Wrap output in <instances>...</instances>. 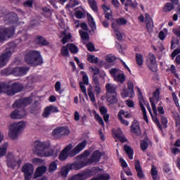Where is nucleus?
I'll list each match as a JSON object with an SVG mask.
<instances>
[{"label": "nucleus", "mask_w": 180, "mask_h": 180, "mask_svg": "<svg viewBox=\"0 0 180 180\" xmlns=\"http://www.w3.org/2000/svg\"><path fill=\"white\" fill-rule=\"evenodd\" d=\"M105 89H106V94H117L116 92V90L117 89V86L112 84V83H107L105 84Z\"/></svg>", "instance_id": "28"}, {"label": "nucleus", "mask_w": 180, "mask_h": 180, "mask_svg": "<svg viewBox=\"0 0 180 180\" xmlns=\"http://www.w3.org/2000/svg\"><path fill=\"white\" fill-rule=\"evenodd\" d=\"M173 33L177 36V37H180V27H177L173 30Z\"/></svg>", "instance_id": "64"}, {"label": "nucleus", "mask_w": 180, "mask_h": 180, "mask_svg": "<svg viewBox=\"0 0 180 180\" xmlns=\"http://www.w3.org/2000/svg\"><path fill=\"white\" fill-rule=\"evenodd\" d=\"M161 122H162V124L163 125V127H165V129L167 127V124L168 123V119L166 117L162 116Z\"/></svg>", "instance_id": "62"}, {"label": "nucleus", "mask_w": 180, "mask_h": 180, "mask_svg": "<svg viewBox=\"0 0 180 180\" xmlns=\"http://www.w3.org/2000/svg\"><path fill=\"white\" fill-rule=\"evenodd\" d=\"M122 115H124V110H121L119 112H118V119L120 121V122L122 123V124H124V126H129V121L124 120L123 117H122Z\"/></svg>", "instance_id": "35"}, {"label": "nucleus", "mask_w": 180, "mask_h": 180, "mask_svg": "<svg viewBox=\"0 0 180 180\" xmlns=\"http://www.w3.org/2000/svg\"><path fill=\"white\" fill-rule=\"evenodd\" d=\"M109 72L115 82L123 84L126 81V75H124V73L122 70L117 68H112L109 70Z\"/></svg>", "instance_id": "7"}, {"label": "nucleus", "mask_w": 180, "mask_h": 180, "mask_svg": "<svg viewBox=\"0 0 180 180\" xmlns=\"http://www.w3.org/2000/svg\"><path fill=\"white\" fill-rule=\"evenodd\" d=\"M172 9H174V5L171 3H167L163 8V12H171Z\"/></svg>", "instance_id": "51"}, {"label": "nucleus", "mask_w": 180, "mask_h": 180, "mask_svg": "<svg viewBox=\"0 0 180 180\" xmlns=\"http://www.w3.org/2000/svg\"><path fill=\"white\" fill-rule=\"evenodd\" d=\"M60 32L61 34L59 35V37H63L61 42L63 44H65V43H68V41L71 40V34L68 33L66 30H62Z\"/></svg>", "instance_id": "22"}, {"label": "nucleus", "mask_w": 180, "mask_h": 180, "mask_svg": "<svg viewBox=\"0 0 180 180\" xmlns=\"http://www.w3.org/2000/svg\"><path fill=\"white\" fill-rule=\"evenodd\" d=\"M72 144L68 145L60 153L59 160L60 161H65L67 158H68V155L70 156V150L72 149Z\"/></svg>", "instance_id": "16"}, {"label": "nucleus", "mask_w": 180, "mask_h": 180, "mask_svg": "<svg viewBox=\"0 0 180 180\" xmlns=\"http://www.w3.org/2000/svg\"><path fill=\"white\" fill-rule=\"evenodd\" d=\"M24 6L27 8H32L33 6V0H27L24 3Z\"/></svg>", "instance_id": "63"}, {"label": "nucleus", "mask_w": 180, "mask_h": 180, "mask_svg": "<svg viewBox=\"0 0 180 180\" xmlns=\"http://www.w3.org/2000/svg\"><path fill=\"white\" fill-rule=\"evenodd\" d=\"M27 115L26 110H14L10 114V117L13 120H20L25 119Z\"/></svg>", "instance_id": "11"}, {"label": "nucleus", "mask_w": 180, "mask_h": 180, "mask_svg": "<svg viewBox=\"0 0 180 180\" xmlns=\"http://www.w3.org/2000/svg\"><path fill=\"white\" fill-rule=\"evenodd\" d=\"M75 16L78 19H82L84 16V10L81 7H79L78 8L76 9Z\"/></svg>", "instance_id": "48"}, {"label": "nucleus", "mask_w": 180, "mask_h": 180, "mask_svg": "<svg viewBox=\"0 0 180 180\" xmlns=\"http://www.w3.org/2000/svg\"><path fill=\"white\" fill-rule=\"evenodd\" d=\"M77 5H79V0H70L68 6L69 8H74V6H77Z\"/></svg>", "instance_id": "59"}, {"label": "nucleus", "mask_w": 180, "mask_h": 180, "mask_svg": "<svg viewBox=\"0 0 180 180\" xmlns=\"http://www.w3.org/2000/svg\"><path fill=\"white\" fill-rule=\"evenodd\" d=\"M8 22L13 26H18V15L8 16Z\"/></svg>", "instance_id": "42"}, {"label": "nucleus", "mask_w": 180, "mask_h": 180, "mask_svg": "<svg viewBox=\"0 0 180 180\" xmlns=\"http://www.w3.org/2000/svg\"><path fill=\"white\" fill-rule=\"evenodd\" d=\"M87 17L89 23L93 30H95L96 29V23L95 22V20H94V17L89 13H87Z\"/></svg>", "instance_id": "37"}, {"label": "nucleus", "mask_w": 180, "mask_h": 180, "mask_svg": "<svg viewBox=\"0 0 180 180\" xmlns=\"http://www.w3.org/2000/svg\"><path fill=\"white\" fill-rule=\"evenodd\" d=\"M86 147V141H83L78 143L69 153L70 157H74L77 155V154H79L84 148Z\"/></svg>", "instance_id": "14"}, {"label": "nucleus", "mask_w": 180, "mask_h": 180, "mask_svg": "<svg viewBox=\"0 0 180 180\" xmlns=\"http://www.w3.org/2000/svg\"><path fill=\"white\" fill-rule=\"evenodd\" d=\"M58 112V108L53 105H49L45 108L44 112L42 113V117H49L51 113Z\"/></svg>", "instance_id": "19"}, {"label": "nucleus", "mask_w": 180, "mask_h": 180, "mask_svg": "<svg viewBox=\"0 0 180 180\" xmlns=\"http://www.w3.org/2000/svg\"><path fill=\"white\" fill-rule=\"evenodd\" d=\"M22 171L24 174H33L34 172V167L30 163H26L22 166Z\"/></svg>", "instance_id": "30"}, {"label": "nucleus", "mask_w": 180, "mask_h": 180, "mask_svg": "<svg viewBox=\"0 0 180 180\" xmlns=\"http://www.w3.org/2000/svg\"><path fill=\"white\" fill-rule=\"evenodd\" d=\"M89 71H90V72H92L94 74L92 76L93 81H94V77H95L96 78H98V77L96 75H98V74H99V72H101V70H99V68H96V66L90 67Z\"/></svg>", "instance_id": "44"}, {"label": "nucleus", "mask_w": 180, "mask_h": 180, "mask_svg": "<svg viewBox=\"0 0 180 180\" xmlns=\"http://www.w3.org/2000/svg\"><path fill=\"white\" fill-rule=\"evenodd\" d=\"M67 47L69 49L70 53L77 54L78 53V47L73 44H68Z\"/></svg>", "instance_id": "40"}, {"label": "nucleus", "mask_w": 180, "mask_h": 180, "mask_svg": "<svg viewBox=\"0 0 180 180\" xmlns=\"http://www.w3.org/2000/svg\"><path fill=\"white\" fill-rule=\"evenodd\" d=\"M24 129H26V122L25 121L12 123L8 127V135L9 139L11 140H18Z\"/></svg>", "instance_id": "3"}, {"label": "nucleus", "mask_w": 180, "mask_h": 180, "mask_svg": "<svg viewBox=\"0 0 180 180\" xmlns=\"http://www.w3.org/2000/svg\"><path fill=\"white\" fill-rule=\"evenodd\" d=\"M36 43H37L38 44H40L41 46H49V42L41 37H39L36 39Z\"/></svg>", "instance_id": "47"}, {"label": "nucleus", "mask_w": 180, "mask_h": 180, "mask_svg": "<svg viewBox=\"0 0 180 180\" xmlns=\"http://www.w3.org/2000/svg\"><path fill=\"white\" fill-rule=\"evenodd\" d=\"M102 8L105 12V18L110 20V19H112V10H110V6L103 5Z\"/></svg>", "instance_id": "31"}, {"label": "nucleus", "mask_w": 180, "mask_h": 180, "mask_svg": "<svg viewBox=\"0 0 180 180\" xmlns=\"http://www.w3.org/2000/svg\"><path fill=\"white\" fill-rule=\"evenodd\" d=\"M146 29L148 32H153V29L154 27V22L153 21V18L150 17L148 13L145 14Z\"/></svg>", "instance_id": "23"}, {"label": "nucleus", "mask_w": 180, "mask_h": 180, "mask_svg": "<svg viewBox=\"0 0 180 180\" xmlns=\"http://www.w3.org/2000/svg\"><path fill=\"white\" fill-rule=\"evenodd\" d=\"M122 98H133L134 96V91L131 93V90L129 89H123L121 92Z\"/></svg>", "instance_id": "32"}, {"label": "nucleus", "mask_w": 180, "mask_h": 180, "mask_svg": "<svg viewBox=\"0 0 180 180\" xmlns=\"http://www.w3.org/2000/svg\"><path fill=\"white\" fill-rule=\"evenodd\" d=\"M68 50L69 49L67 47V45L62 47L60 53L62 56H63V57H67L70 56V51Z\"/></svg>", "instance_id": "54"}, {"label": "nucleus", "mask_w": 180, "mask_h": 180, "mask_svg": "<svg viewBox=\"0 0 180 180\" xmlns=\"http://www.w3.org/2000/svg\"><path fill=\"white\" fill-rule=\"evenodd\" d=\"M29 71L28 68H15L12 69H5L2 70V74L4 75H9L13 74L15 77H22V75H26Z\"/></svg>", "instance_id": "6"}, {"label": "nucleus", "mask_w": 180, "mask_h": 180, "mask_svg": "<svg viewBox=\"0 0 180 180\" xmlns=\"http://www.w3.org/2000/svg\"><path fill=\"white\" fill-rule=\"evenodd\" d=\"M136 61L137 65H139V67L141 66V65L144 63V58H143V55L140 53H136Z\"/></svg>", "instance_id": "41"}, {"label": "nucleus", "mask_w": 180, "mask_h": 180, "mask_svg": "<svg viewBox=\"0 0 180 180\" xmlns=\"http://www.w3.org/2000/svg\"><path fill=\"white\" fill-rule=\"evenodd\" d=\"M112 28L114 30V35L116 39L120 41H122V40H123V33L119 31V25H116V23L114 22L112 24Z\"/></svg>", "instance_id": "25"}, {"label": "nucleus", "mask_w": 180, "mask_h": 180, "mask_svg": "<svg viewBox=\"0 0 180 180\" xmlns=\"http://www.w3.org/2000/svg\"><path fill=\"white\" fill-rule=\"evenodd\" d=\"M101 155L102 153L98 150L94 151L87 162L88 164H96V162H99V160H101Z\"/></svg>", "instance_id": "20"}, {"label": "nucleus", "mask_w": 180, "mask_h": 180, "mask_svg": "<svg viewBox=\"0 0 180 180\" xmlns=\"http://www.w3.org/2000/svg\"><path fill=\"white\" fill-rule=\"evenodd\" d=\"M33 151L38 157H57V153L51 148L49 141H36L33 145Z\"/></svg>", "instance_id": "2"}, {"label": "nucleus", "mask_w": 180, "mask_h": 180, "mask_svg": "<svg viewBox=\"0 0 180 180\" xmlns=\"http://www.w3.org/2000/svg\"><path fill=\"white\" fill-rule=\"evenodd\" d=\"M15 34V28L11 27L10 28H0V43H3L9 37H12Z\"/></svg>", "instance_id": "9"}, {"label": "nucleus", "mask_w": 180, "mask_h": 180, "mask_svg": "<svg viewBox=\"0 0 180 180\" xmlns=\"http://www.w3.org/2000/svg\"><path fill=\"white\" fill-rule=\"evenodd\" d=\"M131 130L132 133L136 136L141 134V129H140V124L138 120H134L131 127Z\"/></svg>", "instance_id": "24"}, {"label": "nucleus", "mask_w": 180, "mask_h": 180, "mask_svg": "<svg viewBox=\"0 0 180 180\" xmlns=\"http://www.w3.org/2000/svg\"><path fill=\"white\" fill-rule=\"evenodd\" d=\"M87 92L90 101L92 102V103H95L96 102V99L95 98V94H94V90L92 89L91 86L88 89Z\"/></svg>", "instance_id": "39"}, {"label": "nucleus", "mask_w": 180, "mask_h": 180, "mask_svg": "<svg viewBox=\"0 0 180 180\" xmlns=\"http://www.w3.org/2000/svg\"><path fill=\"white\" fill-rule=\"evenodd\" d=\"M6 86H8V85L5 84V83H0V94L1 92L6 94L8 91V88H6Z\"/></svg>", "instance_id": "60"}, {"label": "nucleus", "mask_w": 180, "mask_h": 180, "mask_svg": "<svg viewBox=\"0 0 180 180\" xmlns=\"http://www.w3.org/2000/svg\"><path fill=\"white\" fill-rule=\"evenodd\" d=\"M25 62L32 65H40V64H43V58L40 55V52L30 51L25 56Z\"/></svg>", "instance_id": "4"}, {"label": "nucleus", "mask_w": 180, "mask_h": 180, "mask_svg": "<svg viewBox=\"0 0 180 180\" xmlns=\"http://www.w3.org/2000/svg\"><path fill=\"white\" fill-rule=\"evenodd\" d=\"M68 134H70V129L68 127H56L52 131V136L55 139H61L63 136H68Z\"/></svg>", "instance_id": "10"}, {"label": "nucleus", "mask_w": 180, "mask_h": 180, "mask_svg": "<svg viewBox=\"0 0 180 180\" xmlns=\"http://www.w3.org/2000/svg\"><path fill=\"white\" fill-rule=\"evenodd\" d=\"M150 143V141L144 140L141 141V148L142 151H146L147 148H148V143Z\"/></svg>", "instance_id": "55"}, {"label": "nucleus", "mask_w": 180, "mask_h": 180, "mask_svg": "<svg viewBox=\"0 0 180 180\" xmlns=\"http://www.w3.org/2000/svg\"><path fill=\"white\" fill-rule=\"evenodd\" d=\"M124 150L126 152V153L127 154L129 160H133V155L134 154L133 148H131V147H130V146H129L127 145H125L124 146Z\"/></svg>", "instance_id": "33"}, {"label": "nucleus", "mask_w": 180, "mask_h": 180, "mask_svg": "<svg viewBox=\"0 0 180 180\" xmlns=\"http://www.w3.org/2000/svg\"><path fill=\"white\" fill-rule=\"evenodd\" d=\"M49 171V172H54V171H57V162L53 161L50 163Z\"/></svg>", "instance_id": "52"}, {"label": "nucleus", "mask_w": 180, "mask_h": 180, "mask_svg": "<svg viewBox=\"0 0 180 180\" xmlns=\"http://www.w3.org/2000/svg\"><path fill=\"white\" fill-rule=\"evenodd\" d=\"M79 34L83 39V43H85V41L89 40V34L86 32H84L82 30H79Z\"/></svg>", "instance_id": "46"}, {"label": "nucleus", "mask_w": 180, "mask_h": 180, "mask_svg": "<svg viewBox=\"0 0 180 180\" xmlns=\"http://www.w3.org/2000/svg\"><path fill=\"white\" fill-rule=\"evenodd\" d=\"M70 169H72L71 167V165H68L63 167L60 171V174L62 175V176L66 178V176L68 175V172H70Z\"/></svg>", "instance_id": "34"}, {"label": "nucleus", "mask_w": 180, "mask_h": 180, "mask_svg": "<svg viewBox=\"0 0 180 180\" xmlns=\"http://www.w3.org/2000/svg\"><path fill=\"white\" fill-rule=\"evenodd\" d=\"M80 74L81 75H82L83 82L79 83V86L82 92L86 95V87H85V85H88L89 84V78L88 77V75L86 74V72L84 71H82Z\"/></svg>", "instance_id": "15"}, {"label": "nucleus", "mask_w": 180, "mask_h": 180, "mask_svg": "<svg viewBox=\"0 0 180 180\" xmlns=\"http://www.w3.org/2000/svg\"><path fill=\"white\" fill-rule=\"evenodd\" d=\"M127 87H128V89L131 91V94H133V91H134V83H133L131 80H129L128 82Z\"/></svg>", "instance_id": "61"}, {"label": "nucleus", "mask_w": 180, "mask_h": 180, "mask_svg": "<svg viewBox=\"0 0 180 180\" xmlns=\"http://www.w3.org/2000/svg\"><path fill=\"white\" fill-rule=\"evenodd\" d=\"M32 102V98L29 97L27 98H21L20 100L16 101L13 104V108H22V106H27V105L30 104Z\"/></svg>", "instance_id": "17"}, {"label": "nucleus", "mask_w": 180, "mask_h": 180, "mask_svg": "<svg viewBox=\"0 0 180 180\" xmlns=\"http://www.w3.org/2000/svg\"><path fill=\"white\" fill-rule=\"evenodd\" d=\"M7 161L8 165H11V163L15 161V155L12 153H8L7 155Z\"/></svg>", "instance_id": "56"}, {"label": "nucleus", "mask_w": 180, "mask_h": 180, "mask_svg": "<svg viewBox=\"0 0 180 180\" xmlns=\"http://www.w3.org/2000/svg\"><path fill=\"white\" fill-rule=\"evenodd\" d=\"M47 172V167L46 165H41L37 167L34 174V179H37V178H40L43 176L44 174Z\"/></svg>", "instance_id": "18"}, {"label": "nucleus", "mask_w": 180, "mask_h": 180, "mask_svg": "<svg viewBox=\"0 0 180 180\" xmlns=\"http://www.w3.org/2000/svg\"><path fill=\"white\" fill-rule=\"evenodd\" d=\"M89 177V172H82L69 178L68 180H85Z\"/></svg>", "instance_id": "21"}, {"label": "nucleus", "mask_w": 180, "mask_h": 180, "mask_svg": "<svg viewBox=\"0 0 180 180\" xmlns=\"http://www.w3.org/2000/svg\"><path fill=\"white\" fill-rule=\"evenodd\" d=\"M89 155V151L85 150L83 154H82L79 158L82 160V162H75L70 165L72 169H81V168H84V167H86L88 165V160H86V157Z\"/></svg>", "instance_id": "8"}, {"label": "nucleus", "mask_w": 180, "mask_h": 180, "mask_svg": "<svg viewBox=\"0 0 180 180\" xmlns=\"http://www.w3.org/2000/svg\"><path fill=\"white\" fill-rule=\"evenodd\" d=\"M6 88L8 89L6 91V95L12 96L17 94V92H20V91L23 89V86L20 83H14L12 84V86L7 85Z\"/></svg>", "instance_id": "12"}, {"label": "nucleus", "mask_w": 180, "mask_h": 180, "mask_svg": "<svg viewBox=\"0 0 180 180\" xmlns=\"http://www.w3.org/2000/svg\"><path fill=\"white\" fill-rule=\"evenodd\" d=\"M32 164H34L35 165H40V164H44V160L39 158H35L32 160Z\"/></svg>", "instance_id": "57"}, {"label": "nucleus", "mask_w": 180, "mask_h": 180, "mask_svg": "<svg viewBox=\"0 0 180 180\" xmlns=\"http://www.w3.org/2000/svg\"><path fill=\"white\" fill-rule=\"evenodd\" d=\"M147 65L153 72L157 71V59L155 58V56L153 53H150L148 57Z\"/></svg>", "instance_id": "13"}, {"label": "nucleus", "mask_w": 180, "mask_h": 180, "mask_svg": "<svg viewBox=\"0 0 180 180\" xmlns=\"http://www.w3.org/2000/svg\"><path fill=\"white\" fill-rule=\"evenodd\" d=\"M94 119L101 124V126H105V122H103V119H102V117L99 115L98 113L94 112Z\"/></svg>", "instance_id": "49"}, {"label": "nucleus", "mask_w": 180, "mask_h": 180, "mask_svg": "<svg viewBox=\"0 0 180 180\" xmlns=\"http://www.w3.org/2000/svg\"><path fill=\"white\" fill-rule=\"evenodd\" d=\"M88 3L89 4L90 8L94 12H98V4H96V1L95 0H88Z\"/></svg>", "instance_id": "43"}, {"label": "nucleus", "mask_w": 180, "mask_h": 180, "mask_svg": "<svg viewBox=\"0 0 180 180\" xmlns=\"http://www.w3.org/2000/svg\"><path fill=\"white\" fill-rule=\"evenodd\" d=\"M105 60L108 63H113L116 60V56L113 54H109L105 56Z\"/></svg>", "instance_id": "58"}, {"label": "nucleus", "mask_w": 180, "mask_h": 180, "mask_svg": "<svg viewBox=\"0 0 180 180\" xmlns=\"http://www.w3.org/2000/svg\"><path fill=\"white\" fill-rule=\"evenodd\" d=\"M112 23H115V27L116 26H119V29H120V25H126L127 23V20L126 19L121 18L116 20V21H114Z\"/></svg>", "instance_id": "45"}, {"label": "nucleus", "mask_w": 180, "mask_h": 180, "mask_svg": "<svg viewBox=\"0 0 180 180\" xmlns=\"http://www.w3.org/2000/svg\"><path fill=\"white\" fill-rule=\"evenodd\" d=\"M87 61H89V63H91V64H98V63H99V58L95 56V55L88 54Z\"/></svg>", "instance_id": "36"}, {"label": "nucleus", "mask_w": 180, "mask_h": 180, "mask_svg": "<svg viewBox=\"0 0 180 180\" xmlns=\"http://www.w3.org/2000/svg\"><path fill=\"white\" fill-rule=\"evenodd\" d=\"M135 169L137 172V176L140 178V179H143L145 176L144 173L143 172V169H141V166L140 165V161H135Z\"/></svg>", "instance_id": "29"}, {"label": "nucleus", "mask_w": 180, "mask_h": 180, "mask_svg": "<svg viewBox=\"0 0 180 180\" xmlns=\"http://www.w3.org/2000/svg\"><path fill=\"white\" fill-rule=\"evenodd\" d=\"M158 99H160V89H158L153 92V97L150 98V105L152 106V110L154 113L151 112V108H150V104H148V101H145L144 98H140L139 99V105L141 107V110L142 111L143 119L146 123H148V117H147V111L146 110V106L148 110V112L150 114V116H152V119L157 124V126L159 127V129H161V125L160 124V120H158V117H157V115H158V112L157 111V107L155 105L158 103Z\"/></svg>", "instance_id": "1"}, {"label": "nucleus", "mask_w": 180, "mask_h": 180, "mask_svg": "<svg viewBox=\"0 0 180 180\" xmlns=\"http://www.w3.org/2000/svg\"><path fill=\"white\" fill-rule=\"evenodd\" d=\"M8 143H5L4 144L0 146V158H2L6 154V151L8 150Z\"/></svg>", "instance_id": "38"}, {"label": "nucleus", "mask_w": 180, "mask_h": 180, "mask_svg": "<svg viewBox=\"0 0 180 180\" xmlns=\"http://www.w3.org/2000/svg\"><path fill=\"white\" fill-rule=\"evenodd\" d=\"M151 175L153 180H158V172H157V168L154 166L151 169Z\"/></svg>", "instance_id": "50"}, {"label": "nucleus", "mask_w": 180, "mask_h": 180, "mask_svg": "<svg viewBox=\"0 0 180 180\" xmlns=\"http://www.w3.org/2000/svg\"><path fill=\"white\" fill-rule=\"evenodd\" d=\"M106 101L109 105H115L117 103V93L112 94H105Z\"/></svg>", "instance_id": "26"}, {"label": "nucleus", "mask_w": 180, "mask_h": 180, "mask_svg": "<svg viewBox=\"0 0 180 180\" xmlns=\"http://www.w3.org/2000/svg\"><path fill=\"white\" fill-rule=\"evenodd\" d=\"M114 136L117 137V139H119V140L121 141V143H124L126 141V138L122 136V131L119 130L118 132H114Z\"/></svg>", "instance_id": "53"}, {"label": "nucleus", "mask_w": 180, "mask_h": 180, "mask_svg": "<svg viewBox=\"0 0 180 180\" xmlns=\"http://www.w3.org/2000/svg\"><path fill=\"white\" fill-rule=\"evenodd\" d=\"M12 53H15V44L11 43L8 45V47L6 48V51L0 56V68L5 67L12 56Z\"/></svg>", "instance_id": "5"}, {"label": "nucleus", "mask_w": 180, "mask_h": 180, "mask_svg": "<svg viewBox=\"0 0 180 180\" xmlns=\"http://www.w3.org/2000/svg\"><path fill=\"white\" fill-rule=\"evenodd\" d=\"M93 88L96 96L101 94V84H99L98 77H96L95 76H94Z\"/></svg>", "instance_id": "27"}]
</instances>
